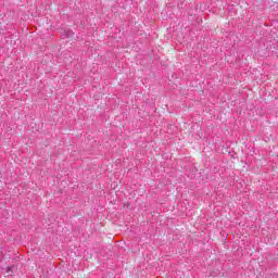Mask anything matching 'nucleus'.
<instances>
[{
  "label": "nucleus",
  "instance_id": "2",
  "mask_svg": "<svg viewBox=\"0 0 278 278\" xmlns=\"http://www.w3.org/2000/svg\"><path fill=\"white\" fill-rule=\"evenodd\" d=\"M5 273L8 276L12 275V267H8Z\"/></svg>",
  "mask_w": 278,
  "mask_h": 278
},
{
  "label": "nucleus",
  "instance_id": "1",
  "mask_svg": "<svg viewBox=\"0 0 278 278\" xmlns=\"http://www.w3.org/2000/svg\"><path fill=\"white\" fill-rule=\"evenodd\" d=\"M64 31H65V37H66V38H71V37L73 36V30L66 29V30H64Z\"/></svg>",
  "mask_w": 278,
  "mask_h": 278
}]
</instances>
